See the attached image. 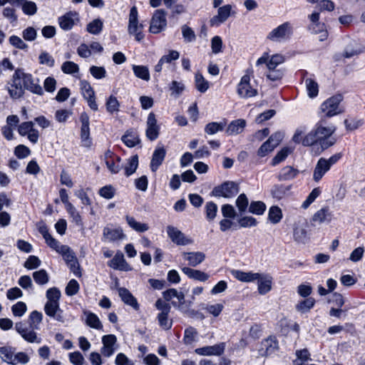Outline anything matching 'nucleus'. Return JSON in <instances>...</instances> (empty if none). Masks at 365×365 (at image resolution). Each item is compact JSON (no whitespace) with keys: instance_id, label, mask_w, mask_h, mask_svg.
<instances>
[{"instance_id":"obj_19","label":"nucleus","mask_w":365,"mask_h":365,"mask_svg":"<svg viewBox=\"0 0 365 365\" xmlns=\"http://www.w3.org/2000/svg\"><path fill=\"white\" fill-rule=\"evenodd\" d=\"M278 349V341L275 336H269L261 342L259 349L262 356H269L274 353Z\"/></svg>"},{"instance_id":"obj_17","label":"nucleus","mask_w":365,"mask_h":365,"mask_svg":"<svg viewBox=\"0 0 365 365\" xmlns=\"http://www.w3.org/2000/svg\"><path fill=\"white\" fill-rule=\"evenodd\" d=\"M232 14V6L230 4H226L218 8L217 14L214 16L210 20V26H219L224 22Z\"/></svg>"},{"instance_id":"obj_21","label":"nucleus","mask_w":365,"mask_h":365,"mask_svg":"<svg viewBox=\"0 0 365 365\" xmlns=\"http://www.w3.org/2000/svg\"><path fill=\"white\" fill-rule=\"evenodd\" d=\"M78 13L76 11H68L64 15L58 17V22L61 29L64 31L71 30L75 25L76 21H78Z\"/></svg>"},{"instance_id":"obj_59","label":"nucleus","mask_w":365,"mask_h":365,"mask_svg":"<svg viewBox=\"0 0 365 365\" xmlns=\"http://www.w3.org/2000/svg\"><path fill=\"white\" fill-rule=\"evenodd\" d=\"M319 12L317 11H314L312 14L309 15V19L313 24V30L315 32L322 31L323 29H325L324 24L319 22Z\"/></svg>"},{"instance_id":"obj_22","label":"nucleus","mask_w":365,"mask_h":365,"mask_svg":"<svg viewBox=\"0 0 365 365\" xmlns=\"http://www.w3.org/2000/svg\"><path fill=\"white\" fill-rule=\"evenodd\" d=\"M44 312L47 316L53 318L58 322H63L64 320L62 315L63 311L60 308L59 303L46 302L44 305Z\"/></svg>"},{"instance_id":"obj_38","label":"nucleus","mask_w":365,"mask_h":365,"mask_svg":"<svg viewBox=\"0 0 365 365\" xmlns=\"http://www.w3.org/2000/svg\"><path fill=\"white\" fill-rule=\"evenodd\" d=\"M43 319V314L41 312L34 310L31 312L29 316L28 323L29 328L33 331L39 329V325Z\"/></svg>"},{"instance_id":"obj_13","label":"nucleus","mask_w":365,"mask_h":365,"mask_svg":"<svg viewBox=\"0 0 365 365\" xmlns=\"http://www.w3.org/2000/svg\"><path fill=\"white\" fill-rule=\"evenodd\" d=\"M160 125L158 124L155 114L150 112L147 118L145 135L150 141L155 140L160 135Z\"/></svg>"},{"instance_id":"obj_5","label":"nucleus","mask_w":365,"mask_h":365,"mask_svg":"<svg viewBox=\"0 0 365 365\" xmlns=\"http://www.w3.org/2000/svg\"><path fill=\"white\" fill-rule=\"evenodd\" d=\"M343 101L341 94L334 95L323 102L320 106L321 113L327 116H334L342 113L339 108L340 103Z\"/></svg>"},{"instance_id":"obj_43","label":"nucleus","mask_w":365,"mask_h":365,"mask_svg":"<svg viewBox=\"0 0 365 365\" xmlns=\"http://www.w3.org/2000/svg\"><path fill=\"white\" fill-rule=\"evenodd\" d=\"M307 94L309 98H314L319 93V85L317 82L312 78L304 79Z\"/></svg>"},{"instance_id":"obj_4","label":"nucleus","mask_w":365,"mask_h":365,"mask_svg":"<svg viewBox=\"0 0 365 365\" xmlns=\"http://www.w3.org/2000/svg\"><path fill=\"white\" fill-rule=\"evenodd\" d=\"M143 28V24L138 23V12L137 7L133 6L130 10L128 32L130 35H133L135 36V39L140 42L145 37L142 31Z\"/></svg>"},{"instance_id":"obj_41","label":"nucleus","mask_w":365,"mask_h":365,"mask_svg":"<svg viewBox=\"0 0 365 365\" xmlns=\"http://www.w3.org/2000/svg\"><path fill=\"white\" fill-rule=\"evenodd\" d=\"M315 303L316 301L313 297H308L299 302L296 305V309L301 313H307L314 307Z\"/></svg>"},{"instance_id":"obj_11","label":"nucleus","mask_w":365,"mask_h":365,"mask_svg":"<svg viewBox=\"0 0 365 365\" xmlns=\"http://www.w3.org/2000/svg\"><path fill=\"white\" fill-rule=\"evenodd\" d=\"M16 331L21 336V337L29 343L41 342V339L38 338L36 332L29 328L25 322H19L15 324Z\"/></svg>"},{"instance_id":"obj_45","label":"nucleus","mask_w":365,"mask_h":365,"mask_svg":"<svg viewBox=\"0 0 365 365\" xmlns=\"http://www.w3.org/2000/svg\"><path fill=\"white\" fill-rule=\"evenodd\" d=\"M84 314H86V322L88 326L96 329H101L103 328V325L96 314L90 312H84Z\"/></svg>"},{"instance_id":"obj_3","label":"nucleus","mask_w":365,"mask_h":365,"mask_svg":"<svg viewBox=\"0 0 365 365\" xmlns=\"http://www.w3.org/2000/svg\"><path fill=\"white\" fill-rule=\"evenodd\" d=\"M240 192V185L234 181H225L215 186L210 192L211 196L216 197L232 198Z\"/></svg>"},{"instance_id":"obj_14","label":"nucleus","mask_w":365,"mask_h":365,"mask_svg":"<svg viewBox=\"0 0 365 365\" xmlns=\"http://www.w3.org/2000/svg\"><path fill=\"white\" fill-rule=\"evenodd\" d=\"M80 122L81 123V139L83 145L85 147H90L92 144L90 138V122L89 116L86 112H82L80 115Z\"/></svg>"},{"instance_id":"obj_40","label":"nucleus","mask_w":365,"mask_h":365,"mask_svg":"<svg viewBox=\"0 0 365 365\" xmlns=\"http://www.w3.org/2000/svg\"><path fill=\"white\" fill-rule=\"evenodd\" d=\"M195 86L199 92L204 93L208 90L210 83L205 80L202 73H196L195 76Z\"/></svg>"},{"instance_id":"obj_2","label":"nucleus","mask_w":365,"mask_h":365,"mask_svg":"<svg viewBox=\"0 0 365 365\" xmlns=\"http://www.w3.org/2000/svg\"><path fill=\"white\" fill-rule=\"evenodd\" d=\"M0 356L5 362L11 365L26 364L30 360L26 353L20 351L15 354V348L11 346L1 347Z\"/></svg>"},{"instance_id":"obj_34","label":"nucleus","mask_w":365,"mask_h":365,"mask_svg":"<svg viewBox=\"0 0 365 365\" xmlns=\"http://www.w3.org/2000/svg\"><path fill=\"white\" fill-rule=\"evenodd\" d=\"M299 170L292 166H285L279 172L278 180L280 181H287L294 179L299 174Z\"/></svg>"},{"instance_id":"obj_50","label":"nucleus","mask_w":365,"mask_h":365,"mask_svg":"<svg viewBox=\"0 0 365 365\" xmlns=\"http://www.w3.org/2000/svg\"><path fill=\"white\" fill-rule=\"evenodd\" d=\"M266 209L267 206L262 201H252L249 206V212L257 215H263Z\"/></svg>"},{"instance_id":"obj_35","label":"nucleus","mask_w":365,"mask_h":365,"mask_svg":"<svg viewBox=\"0 0 365 365\" xmlns=\"http://www.w3.org/2000/svg\"><path fill=\"white\" fill-rule=\"evenodd\" d=\"M121 140L129 148H133L140 143L138 135L133 130H127Z\"/></svg>"},{"instance_id":"obj_58","label":"nucleus","mask_w":365,"mask_h":365,"mask_svg":"<svg viewBox=\"0 0 365 365\" xmlns=\"http://www.w3.org/2000/svg\"><path fill=\"white\" fill-rule=\"evenodd\" d=\"M290 153L291 150L289 148H283L281 149L272 158L271 163L272 165L275 166L284 161Z\"/></svg>"},{"instance_id":"obj_61","label":"nucleus","mask_w":365,"mask_h":365,"mask_svg":"<svg viewBox=\"0 0 365 365\" xmlns=\"http://www.w3.org/2000/svg\"><path fill=\"white\" fill-rule=\"evenodd\" d=\"M80 289V285L77 280L72 279L67 284L65 292L67 296L71 297L76 294Z\"/></svg>"},{"instance_id":"obj_16","label":"nucleus","mask_w":365,"mask_h":365,"mask_svg":"<svg viewBox=\"0 0 365 365\" xmlns=\"http://www.w3.org/2000/svg\"><path fill=\"white\" fill-rule=\"evenodd\" d=\"M38 230L45 240L46 245L56 252H58L65 246V245H61L59 241L52 237L46 224L39 225Z\"/></svg>"},{"instance_id":"obj_31","label":"nucleus","mask_w":365,"mask_h":365,"mask_svg":"<svg viewBox=\"0 0 365 365\" xmlns=\"http://www.w3.org/2000/svg\"><path fill=\"white\" fill-rule=\"evenodd\" d=\"M181 269L190 279L199 282H205L210 277L209 274L198 269H194L187 267H184Z\"/></svg>"},{"instance_id":"obj_53","label":"nucleus","mask_w":365,"mask_h":365,"mask_svg":"<svg viewBox=\"0 0 365 365\" xmlns=\"http://www.w3.org/2000/svg\"><path fill=\"white\" fill-rule=\"evenodd\" d=\"M120 103L117 98L113 95L110 96L106 101V108L108 113L113 114L119 111Z\"/></svg>"},{"instance_id":"obj_55","label":"nucleus","mask_w":365,"mask_h":365,"mask_svg":"<svg viewBox=\"0 0 365 365\" xmlns=\"http://www.w3.org/2000/svg\"><path fill=\"white\" fill-rule=\"evenodd\" d=\"M103 21L99 19H94L87 25V31L90 34L97 35L99 34L103 29Z\"/></svg>"},{"instance_id":"obj_25","label":"nucleus","mask_w":365,"mask_h":365,"mask_svg":"<svg viewBox=\"0 0 365 365\" xmlns=\"http://www.w3.org/2000/svg\"><path fill=\"white\" fill-rule=\"evenodd\" d=\"M118 291L121 300L125 304L132 307L136 311L139 310L140 305L137 301V299L128 289L125 287H120Z\"/></svg>"},{"instance_id":"obj_57","label":"nucleus","mask_w":365,"mask_h":365,"mask_svg":"<svg viewBox=\"0 0 365 365\" xmlns=\"http://www.w3.org/2000/svg\"><path fill=\"white\" fill-rule=\"evenodd\" d=\"M169 314L158 313L157 319L160 327L164 330H170L173 326V319H168Z\"/></svg>"},{"instance_id":"obj_60","label":"nucleus","mask_w":365,"mask_h":365,"mask_svg":"<svg viewBox=\"0 0 365 365\" xmlns=\"http://www.w3.org/2000/svg\"><path fill=\"white\" fill-rule=\"evenodd\" d=\"M321 192L322 191L319 187L314 188L303 202L302 207L304 209H307L320 195Z\"/></svg>"},{"instance_id":"obj_18","label":"nucleus","mask_w":365,"mask_h":365,"mask_svg":"<svg viewBox=\"0 0 365 365\" xmlns=\"http://www.w3.org/2000/svg\"><path fill=\"white\" fill-rule=\"evenodd\" d=\"M225 344L220 343L213 346L197 348L195 352L200 356H220L225 351Z\"/></svg>"},{"instance_id":"obj_48","label":"nucleus","mask_w":365,"mask_h":365,"mask_svg":"<svg viewBox=\"0 0 365 365\" xmlns=\"http://www.w3.org/2000/svg\"><path fill=\"white\" fill-rule=\"evenodd\" d=\"M198 335L197 329L193 327H188L184 331L183 342L185 344H191L195 340Z\"/></svg>"},{"instance_id":"obj_26","label":"nucleus","mask_w":365,"mask_h":365,"mask_svg":"<svg viewBox=\"0 0 365 365\" xmlns=\"http://www.w3.org/2000/svg\"><path fill=\"white\" fill-rule=\"evenodd\" d=\"M108 267L113 269L127 271L129 269V264L126 262L123 254L118 251L111 260L108 262Z\"/></svg>"},{"instance_id":"obj_64","label":"nucleus","mask_w":365,"mask_h":365,"mask_svg":"<svg viewBox=\"0 0 365 365\" xmlns=\"http://www.w3.org/2000/svg\"><path fill=\"white\" fill-rule=\"evenodd\" d=\"M98 194L101 197L110 200L114 197L115 189L111 185H106L99 190Z\"/></svg>"},{"instance_id":"obj_27","label":"nucleus","mask_w":365,"mask_h":365,"mask_svg":"<svg viewBox=\"0 0 365 365\" xmlns=\"http://www.w3.org/2000/svg\"><path fill=\"white\" fill-rule=\"evenodd\" d=\"M230 273L233 277L242 282H252L261 277L259 273L246 272L240 269H232Z\"/></svg>"},{"instance_id":"obj_12","label":"nucleus","mask_w":365,"mask_h":365,"mask_svg":"<svg viewBox=\"0 0 365 365\" xmlns=\"http://www.w3.org/2000/svg\"><path fill=\"white\" fill-rule=\"evenodd\" d=\"M21 78L24 90L26 89L31 93L38 96H42L43 94V90L38 83V78L34 79L31 73H26L22 71Z\"/></svg>"},{"instance_id":"obj_63","label":"nucleus","mask_w":365,"mask_h":365,"mask_svg":"<svg viewBox=\"0 0 365 365\" xmlns=\"http://www.w3.org/2000/svg\"><path fill=\"white\" fill-rule=\"evenodd\" d=\"M24 14L29 16L34 15L37 12V6L35 2L26 0L21 6Z\"/></svg>"},{"instance_id":"obj_8","label":"nucleus","mask_w":365,"mask_h":365,"mask_svg":"<svg viewBox=\"0 0 365 365\" xmlns=\"http://www.w3.org/2000/svg\"><path fill=\"white\" fill-rule=\"evenodd\" d=\"M21 70L16 69L12 76V83L8 88L9 96L13 99H19L24 96V88L21 84Z\"/></svg>"},{"instance_id":"obj_39","label":"nucleus","mask_w":365,"mask_h":365,"mask_svg":"<svg viewBox=\"0 0 365 365\" xmlns=\"http://www.w3.org/2000/svg\"><path fill=\"white\" fill-rule=\"evenodd\" d=\"M125 220L128 225L138 232H144L148 230L149 226L146 223L137 222L133 217L126 215Z\"/></svg>"},{"instance_id":"obj_54","label":"nucleus","mask_w":365,"mask_h":365,"mask_svg":"<svg viewBox=\"0 0 365 365\" xmlns=\"http://www.w3.org/2000/svg\"><path fill=\"white\" fill-rule=\"evenodd\" d=\"M79 85L83 98L93 97L95 95V91L88 81L81 80Z\"/></svg>"},{"instance_id":"obj_1","label":"nucleus","mask_w":365,"mask_h":365,"mask_svg":"<svg viewBox=\"0 0 365 365\" xmlns=\"http://www.w3.org/2000/svg\"><path fill=\"white\" fill-rule=\"evenodd\" d=\"M334 133L331 128L316 123L314 128L303 138L302 145L312 146L319 143L322 150H324L335 144L336 138L332 137Z\"/></svg>"},{"instance_id":"obj_30","label":"nucleus","mask_w":365,"mask_h":365,"mask_svg":"<svg viewBox=\"0 0 365 365\" xmlns=\"http://www.w3.org/2000/svg\"><path fill=\"white\" fill-rule=\"evenodd\" d=\"M333 215L329 211V207L326 206L319 210L312 217V221L314 222L329 223L332 220Z\"/></svg>"},{"instance_id":"obj_32","label":"nucleus","mask_w":365,"mask_h":365,"mask_svg":"<svg viewBox=\"0 0 365 365\" xmlns=\"http://www.w3.org/2000/svg\"><path fill=\"white\" fill-rule=\"evenodd\" d=\"M257 280L258 292L260 294H265L271 290L272 278L267 274H262Z\"/></svg>"},{"instance_id":"obj_7","label":"nucleus","mask_w":365,"mask_h":365,"mask_svg":"<svg viewBox=\"0 0 365 365\" xmlns=\"http://www.w3.org/2000/svg\"><path fill=\"white\" fill-rule=\"evenodd\" d=\"M62 255L64 261L68 267H69L71 272H72L76 277H81V268L78 262L75 253L68 245H65L58 252Z\"/></svg>"},{"instance_id":"obj_33","label":"nucleus","mask_w":365,"mask_h":365,"mask_svg":"<svg viewBox=\"0 0 365 365\" xmlns=\"http://www.w3.org/2000/svg\"><path fill=\"white\" fill-rule=\"evenodd\" d=\"M185 259L188 261L191 267H196L202 262L205 258V255L201 252H185Z\"/></svg>"},{"instance_id":"obj_9","label":"nucleus","mask_w":365,"mask_h":365,"mask_svg":"<svg viewBox=\"0 0 365 365\" xmlns=\"http://www.w3.org/2000/svg\"><path fill=\"white\" fill-rule=\"evenodd\" d=\"M18 133L21 136H26L28 140L33 144L38 143L40 134L34 128V121H25L18 126Z\"/></svg>"},{"instance_id":"obj_6","label":"nucleus","mask_w":365,"mask_h":365,"mask_svg":"<svg viewBox=\"0 0 365 365\" xmlns=\"http://www.w3.org/2000/svg\"><path fill=\"white\" fill-rule=\"evenodd\" d=\"M292 33V26L289 22L287 21L274 29L268 34L267 38L272 41H284L289 39Z\"/></svg>"},{"instance_id":"obj_10","label":"nucleus","mask_w":365,"mask_h":365,"mask_svg":"<svg viewBox=\"0 0 365 365\" xmlns=\"http://www.w3.org/2000/svg\"><path fill=\"white\" fill-rule=\"evenodd\" d=\"M167 26L166 13L163 9L156 10L151 19L149 31L153 34H159Z\"/></svg>"},{"instance_id":"obj_52","label":"nucleus","mask_w":365,"mask_h":365,"mask_svg":"<svg viewBox=\"0 0 365 365\" xmlns=\"http://www.w3.org/2000/svg\"><path fill=\"white\" fill-rule=\"evenodd\" d=\"M282 218V210L278 206H272L268 212V220L272 224H277L280 222Z\"/></svg>"},{"instance_id":"obj_46","label":"nucleus","mask_w":365,"mask_h":365,"mask_svg":"<svg viewBox=\"0 0 365 365\" xmlns=\"http://www.w3.org/2000/svg\"><path fill=\"white\" fill-rule=\"evenodd\" d=\"M294 239L299 243L305 244L309 240L308 232L303 227H297L294 230Z\"/></svg>"},{"instance_id":"obj_51","label":"nucleus","mask_w":365,"mask_h":365,"mask_svg":"<svg viewBox=\"0 0 365 365\" xmlns=\"http://www.w3.org/2000/svg\"><path fill=\"white\" fill-rule=\"evenodd\" d=\"M225 122H211L205 127V132L208 135H214L219 131H222L225 127Z\"/></svg>"},{"instance_id":"obj_56","label":"nucleus","mask_w":365,"mask_h":365,"mask_svg":"<svg viewBox=\"0 0 365 365\" xmlns=\"http://www.w3.org/2000/svg\"><path fill=\"white\" fill-rule=\"evenodd\" d=\"M68 207L66 208L67 212L69 214L70 217L72 218L73 222L78 227H82L83 223L82 221V217L76 207L72 205H68Z\"/></svg>"},{"instance_id":"obj_28","label":"nucleus","mask_w":365,"mask_h":365,"mask_svg":"<svg viewBox=\"0 0 365 365\" xmlns=\"http://www.w3.org/2000/svg\"><path fill=\"white\" fill-rule=\"evenodd\" d=\"M330 169L331 168L327 163V158H320L314 170L313 180L319 182Z\"/></svg>"},{"instance_id":"obj_23","label":"nucleus","mask_w":365,"mask_h":365,"mask_svg":"<svg viewBox=\"0 0 365 365\" xmlns=\"http://www.w3.org/2000/svg\"><path fill=\"white\" fill-rule=\"evenodd\" d=\"M167 233L172 242L178 245H186L190 243L185 235L178 228L169 225L167 227Z\"/></svg>"},{"instance_id":"obj_29","label":"nucleus","mask_w":365,"mask_h":365,"mask_svg":"<svg viewBox=\"0 0 365 365\" xmlns=\"http://www.w3.org/2000/svg\"><path fill=\"white\" fill-rule=\"evenodd\" d=\"M364 52L365 46L358 43L356 41H353L346 46L342 55L344 58H350L354 56H358Z\"/></svg>"},{"instance_id":"obj_24","label":"nucleus","mask_w":365,"mask_h":365,"mask_svg":"<svg viewBox=\"0 0 365 365\" xmlns=\"http://www.w3.org/2000/svg\"><path fill=\"white\" fill-rule=\"evenodd\" d=\"M166 155V150L163 146L157 147L152 155L150 168L155 173L163 163Z\"/></svg>"},{"instance_id":"obj_36","label":"nucleus","mask_w":365,"mask_h":365,"mask_svg":"<svg viewBox=\"0 0 365 365\" xmlns=\"http://www.w3.org/2000/svg\"><path fill=\"white\" fill-rule=\"evenodd\" d=\"M246 126V121L244 119L232 120L227 126V133L228 135H236L242 133Z\"/></svg>"},{"instance_id":"obj_47","label":"nucleus","mask_w":365,"mask_h":365,"mask_svg":"<svg viewBox=\"0 0 365 365\" xmlns=\"http://www.w3.org/2000/svg\"><path fill=\"white\" fill-rule=\"evenodd\" d=\"M133 71L137 78L145 81L150 80V72L147 66L133 65Z\"/></svg>"},{"instance_id":"obj_15","label":"nucleus","mask_w":365,"mask_h":365,"mask_svg":"<svg viewBox=\"0 0 365 365\" xmlns=\"http://www.w3.org/2000/svg\"><path fill=\"white\" fill-rule=\"evenodd\" d=\"M250 77L245 75L241 78L240 82L237 85V94L241 98H251L257 94V91L253 88L250 85Z\"/></svg>"},{"instance_id":"obj_42","label":"nucleus","mask_w":365,"mask_h":365,"mask_svg":"<svg viewBox=\"0 0 365 365\" xmlns=\"http://www.w3.org/2000/svg\"><path fill=\"white\" fill-rule=\"evenodd\" d=\"M291 187V185H275L271 190V194L274 198L281 200L290 190Z\"/></svg>"},{"instance_id":"obj_49","label":"nucleus","mask_w":365,"mask_h":365,"mask_svg":"<svg viewBox=\"0 0 365 365\" xmlns=\"http://www.w3.org/2000/svg\"><path fill=\"white\" fill-rule=\"evenodd\" d=\"M138 166V156L137 155H133L128 159V163L125 165V175L129 177L133 174Z\"/></svg>"},{"instance_id":"obj_62","label":"nucleus","mask_w":365,"mask_h":365,"mask_svg":"<svg viewBox=\"0 0 365 365\" xmlns=\"http://www.w3.org/2000/svg\"><path fill=\"white\" fill-rule=\"evenodd\" d=\"M235 203L240 213L245 212L249 205L247 195L245 193L240 194L237 197Z\"/></svg>"},{"instance_id":"obj_44","label":"nucleus","mask_w":365,"mask_h":365,"mask_svg":"<svg viewBox=\"0 0 365 365\" xmlns=\"http://www.w3.org/2000/svg\"><path fill=\"white\" fill-rule=\"evenodd\" d=\"M32 276L34 282L40 286L46 284L49 281L48 274L44 269L34 272Z\"/></svg>"},{"instance_id":"obj_37","label":"nucleus","mask_w":365,"mask_h":365,"mask_svg":"<svg viewBox=\"0 0 365 365\" xmlns=\"http://www.w3.org/2000/svg\"><path fill=\"white\" fill-rule=\"evenodd\" d=\"M112 153L110 152L107 153L106 154V164L107 165L108 169L113 174H116L119 173L120 170V166L119 165L120 162V158L119 156H115V159L116 160L117 163L115 162L114 158H112Z\"/></svg>"},{"instance_id":"obj_20","label":"nucleus","mask_w":365,"mask_h":365,"mask_svg":"<svg viewBox=\"0 0 365 365\" xmlns=\"http://www.w3.org/2000/svg\"><path fill=\"white\" fill-rule=\"evenodd\" d=\"M125 237L123 231L120 227L111 228L110 227H105L103 230L102 241L113 242L122 240Z\"/></svg>"}]
</instances>
